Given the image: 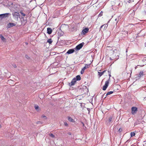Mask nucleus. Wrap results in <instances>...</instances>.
<instances>
[{"mask_svg": "<svg viewBox=\"0 0 146 146\" xmlns=\"http://www.w3.org/2000/svg\"><path fill=\"white\" fill-rule=\"evenodd\" d=\"M1 125L0 124V128H1Z\"/></svg>", "mask_w": 146, "mask_h": 146, "instance_id": "37998d69", "label": "nucleus"}, {"mask_svg": "<svg viewBox=\"0 0 146 146\" xmlns=\"http://www.w3.org/2000/svg\"><path fill=\"white\" fill-rule=\"evenodd\" d=\"M139 75L138 74H137L135 75V79L136 80L139 79L141 77L139 76Z\"/></svg>", "mask_w": 146, "mask_h": 146, "instance_id": "a211bd4d", "label": "nucleus"}, {"mask_svg": "<svg viewBox=\"0 0 146 146\" xmlns=\"http://www.w3.org/2000/svg\"><path fill=\"white\" fill-rule=\"evenodd\" d=\"M139 65H138L137 66H136V67L135 68L136 69L137 68V66H139Z\"/></svg>", "mask_w": 146, "mask_h": 146, "instance_id": "a19ab883", "label": "nucleus"}, {"mask_svg": "<svg viewBox=\"0 0 146 146\" xmlns=\"http://www.w3.org/2000/svg\"><path fill=\"white\" fill-rule=\"evenodd\" d=\"M42 117L44 118L45 119H46V116L44 115H42Z\"/></svg>", "mask_w": 146, "mask_h": 146, "instance_id": "7c9ffc66", "label": "nucleus"}, {"mask_svg": "<svg viewBox=\"0 0 146 146\" xmlns=\"http://www.w3.org/2000/svg\"><path fill=\"white\" fill-rule=\"evenodd\" d=\"M84 44V42H82L77 45L75 48V49L76 50H79L82 48Z\"/></svg>", "mask_w": 146, "mask_h": 146, "instance_id": "f03ea898", "label": "nucleus"}, {"mask_svg": "<svg viewBox=\"0 0 146 146\" xmlns=\"http://www.w3.org/2000/svg\"><path fill=\"white\" fill-rule=\"evenodd\" d=\"M52 42V40L51 38L47 40V42H48L49 44H51Z\"/></svg>", "mask_w": 146, "mask_h": 146, "instance_id": "aec40b11", "label": "nucleus"}, {"mask_svg": "<svg viewBox=\"0 0 146 146\" xmlns=\"http://www.w3.org/2000/svg\"><path fill=\"white\" fill-rule=\"evenodd\" d=\"M35 109L38 111L39 110V108L37 105H35Z\"/></svg>", "mask_w": 146, "mask_h": 146, "instance_id": "6ab92c4d", "label": "nucleus"}, {"mask_svg": "<svg viewBox=\"0 0 146 146\" xmlns=\"http://www.w3.org/2000/svg\"><path fill=\"white\" fill-rule=\"evenodd\" d=\"M9 15H10V14L9 13H5V14H0V17L1 18L6 17H8Z\"/></svg>", "mask_w": 146, "mask_h": 146, "instance_id": "1a4fd4ad", "label": "nucleus"}, {"mask_svg": "<svg viewBox=\"0 0 146 146\" xmlns=\"http://www.w3.org/2000/svg\"><path fill=\"white\" fill-rule=\"evenodd\" d=\"M40 123V124H42V122H40V121H38L37 123V124H39V123Z\"/></svg>", "mask_w": 146, "mask_h": 146, "instance_id": "f704fd0d", "label": "nucleus"}, {"mask_svg": "<svg viewBox=\"0 0 146 146\" xmlns=\"http://www.w3.org/2000/svg\"><path fill=\"white\" fill-rule=\"evenodd\" d=\"M102 14H103V12L101 11L99 14V17H101L102 16Z\"/></svg>", "mask_w": 146, "mask_h": 146, "instance_id": "c756f323", "label": "nucleus"}, {"mask_svg": "<svg viewBox=\"0 0 146 146\" xmlns=\"http://www.w3.org/2000/svg\"><path fill=\"white\" fill-rule=\"evenodd\" d=\"M112 117H110L108 119V121L109 122H111L112 120Z\"/></svg>", "mask_w": 146, "mask_h": 146, "instance_id": "c85d7f7f", "label": "nucleus"}, {"mask_svg": "<svg viewBox=\"0 0 146 146\" xmlns=\"http://www.w3.org/2000/svg\"><path fill=\"white\" fill-rule=\"evenodd\" d=\"M134 1V0H127V2L130 3L132 2H133Z\"/></svg>", "mask_w": 146, "mask_h": 146, "instance_id": "cd10ccee", "label": "nucleus"}, {"mask_svg": "<svg viewBox=\"0 0 146 146\" xmlns=\"http://www.w3.org/2000/svg\"><path fill=\"white\" fill-rule=\"evenodd\" d=\"M89 68V65L87 64H86L85 65V66L82 68L81 71V74H82L84 73V71L85 70H86V68Z\"/></svg>", "mask_w": 146, "mask_h": 146, "instance_id": "39448f33", "label": "nucleus"}, {"mask_svg": "<svg viewBox=\"0 0 146 146\" xmlns=\"http://www.w3.org/2000/svg\"><path fill=\"white\" fill-rule=\"evenodd\" d=\"M77 80H81V78L80 75H77L76 76V78Z\"/></svg>", "mask_w": 146, "mask_h": 146, "instance_id": "f3484780", "label": "nucleus"}, {"mask_svg": "<svg viewBox=\"0 0 146 146\" xmlns=\"http://www.w3.org/2000/svg\"><path fill=\"white\" fill-rule=\"evenodd\" d=\"M113 93V91H110V92H108L106 94V96H107L108 95L111 94L112 93Z\"/></svg>", "mask_w": 146, "mask_h": 146, "instance_id": "5701e85b", "label": "nucleus"}, {"mask_svg": "<svg viewBox=\"0 0 146 146\" xmlns=\"http://www.w3.org/2000/svg\"><path fill=\"white\" fill-rule=\"evenodd\" d=\"M49 135L52 138H54L55 137V136L52 133L49 134Z\"/></svg>", "mask_w": 146, "mask_h": 146, "instance_id": "a878e982", "label": "nucleus"}, {"mask_svg": "<svg viewBox=\"0 0 146 146\" xmlns=\"http://www.w3.org/2000/svg\"><path fill=\"white\" fill-rule=\"evenodd\" d=\"M145 47H146V42L145 43Z\"/></svg>", "mask_w": 146, "mask_h": 146, "instance_id": "58836bf2", "label": "nucleus"}, {"mask_svg": "<svg viewBox=\"0 0 146 146\" xmlns=\"http://www.w3.org/2000/svg\"><path fill=\"white\" fill-rule=\"evenodd\" d=\"M0 37L1 39L3 41H5V39L4 37L1 35H0Z\"/></svg>", "mask_w": 146, "mask_h": 146, "instance_id": "4be33fe9", "label": "nucleus"}, {"mask_svg": "<svg viewBox=\"0 0 146 146\" xmlns=\"http://www.w3.org/2000/svg\"><path fill=\"white\" fill-rule=\"evenodd\" d=\"M131 113L132 114L134 115L137 112V108L135 107H133L131 108Z\"/></svg>", "mask_w": 146, "mask_h": 146, "instance_id": "7ed1b4c3", "label": "nucleus"}, {"mask_svg": "<svg viewBox=\"0 0 146 146\" xmlns=\"http://www.w3.org/2000/svg\"><path fill=\"white\" fill-rule=\"evenodd\" d=\"M109 76H110V77L111 76V75L110 74L109 75Z\"/></svg>", "mask_w": 146, "mask_h": 146, "instance_id": "79ce46f5", "label": "nucleus"}, {"mask_svg": "<svg viewBox=\"0 0 146 146\" xmlns=\"http://www.w3.org/2000/svg\"><path fill=\"white\" fill-rule=\"evenodd\" d=\"M68 134L69 135H71V133L69 132V133H68Z\"/></svg>", "mask_w": 146, "mask_h": 146, "instance_id": "4c0bfd02", "label": "nucleus"}, {"mask_svg": "<svg viewBox=\"0 0 146 146\" xmlns=\"http://www.w3.org/2000/svg\"><path fill=\"white\" fill-rule=\"evenodd\" d=\"M64 125L65 126H67L68 125V124L66 122H64Z\"/></svg>", "mask_w": 146, "mask_h": 146, "instance_id": "2f4dec72", "label": "nucleus"}, {"mask_svg": "<svg viewBox=\"0 0 146 146\" xmlns=\"http://www.w3.org/2000/svg\"><path fill=\"white\" fill-rule=\"evenodd\" d=\"M52 32V29L50 28H47V33L49 34H50Z\"/></svg>", "mask_w": 146, "mask_h": 146, "instance_id": "4468645a", "label": "nucleus"}, {"mask_svg": "<svg viewBox=\"0 0 146 146\" xmlns=\"http://www.w3.org/2000/svg\"><path fill=\"white\" fill-rule=\"evenodd\" d=\"M105 71H104L102 72H98V75L100 76H101L105 72Z\"/></svg>", "mask_w": 146, "mask_h": 146, "instance_id": "412c9836", "label": "nucleus"}, {"mask_svg": "<svg viewBox=\"0 0 146 146\" xmlns=\"http://www.w3.org/2000/svg\"><path fill=\"white\" fill-rule=\"evenodd\" d=\"M56 3V5H60L62 3V0H58Z\"/></svg>", "mask_w": 146, "mask_h": 146, "instance_id": "ddd939ff", "label": "nucleus"}, {"mask_svg": "<svg viewBox=\"0 0 146 146\" xmlns=\"http://www.w3.org/2000/svg\"><path fill=\"white\" fill-rule=\"evenodd\" d=\"M16 24L13 23H9L7 24V27L9 28L14 26L16 25Z\"/></svg>", "mask_w": 146, "mask_h": 146, "instance_id": "9b49d317", "label": "nucleus"}, {"mask_svg": "<svg viewBox=\"0 0 146 146\" xmlns=\"http://www.w3.org/2000/svg\"><path fill=\"white\" fill-rule=\"evenodd\" d=\"M43 97L44 96V95H43Z\"/></svg>", "mask_w": 146, "mask_h": 146, "instance_id": "de8ad7c7", "label": "nucleus"}, {"mask_svg": "<svg viewBox=\"0 0 146 146\" xmlns=\"http://www.w3.org/2000/svg\"><path fill=\"white\" fill-rule=\"evenodd\" d=\"M81 123H82V125L83 127H84L85 126H84V123L83 122H81Z\"/></svg>", "mask_w": 146, "mask_h": 146, "instance_id": "c9c22d12", "label": "nucleus"}, {"mask_svg": "<svg viewBox=\"0 0 146 146\" xmlns=\"http://www.w3.org/2000/svg\"><path fill=\"white\" fill-rule=\"evenodd\" d=\"M119 131H121V130H120V129H119Z\"/></svg>", "mask_w": 146, "mask_h": 146, "instance_id": "49530a36", "label": "nucleus"}, {"mask_svg": "<svg viewBox=\"0 0 146 146\" xmlns=\"http://www.w3.org/2000/svg\"><path fill=\"white\" fill-rule=\"evenodd\" d=\"M89 31V29L88 28H86L84 29L82 31L81 34L82 35H85L86 33H88Z\"/></svg>", "mask_w": 146, "mask_h": 146, "instance_id": "6e6552de", "label": "nucleus"}, {"mask_svg": "<svg viewBox=\"0 0 146 146\" xmlns=\"http://www.w3.org/2000/svg\"><path fill=\"white\" fill-rule=\"evenodd\" d=\"M20 13L22 16H25V14L23 13V11L21 10L20 11Z\"/></svg>", "mask_w": 146, "mask_h": 146, "instance_id": "393cba45", "label": "nucleus"}, {"mask_svg": "<svg viewBox=\"0 0 146 146\" xmlns=\"http://www.w3.org/2000/svg\"><path fill=\"white\" fill-rule=\"evenodd\" d=\"M113 55H115V56L116 55V56L115 57H113V59H112L111 57H110V60L114 59L115 61H116L119 58V56L118 54H117L119 52V50H117V49H114V50L113 51Z\"/></svg>", "mask_w": 146, "mask_h": 146, "instance_id": "f257e3e1", "label": "nucleus"}, {"mask_svg": "<svg viewBox=\"0 0 146 146\" xmlns=\"http://www.w3.org/2000/svg\"><path fill=\"white\" fill-rule=\"evenodd\" d=\"M104 27V28L106 27H106H107V24L106 25H104L102 26H101L100 27V29H101L103 27Z\"/></svg>", "mask_w": 146, "mask_h": 146, "instance_id": "bb28decb", "label": "nucleus"}, {"mask_svg": "<svg viewBox=\"0 0 146 146\" xmlns=\"http://www.w3.org/2000/svg\"><path fill=\"white\" fill-rule=\"evenodd\" d=\"M117 19H115V21H117Z\"/></svg>", "mask_w": 146, "mask_h": 146, "instance_id": "ea45409f", "label": "nucleus"}, {"mask_svg": "<svg viewBox=\"0 0 146 146\" xmlns=\"http://www.w3.org/2000/svg\"><path fill=\"white\" fill-rule=\"evenodd\" d=\"M68 120L70 122H73L74 121V119L72 118V117H68Z\"/></svg>", "mask_w": 146, "mask_h": 146, "instance_id": "dca6fc26", "label": "nucleus"}, {"mask_svg": "<svg viewBox=\"0 0 146 146\" xmlns=\"http://www.w3.org/2000/svg\"><path fill=\"white\" fill-rule=\"evenodd\" d=\"M142 55V54H139V55H138L137 54H132L130 55V57L131 58H137V56H141Z\"/></svg>", "mask_w": 146, "mask_h": 146, "instance_id": "0eeeda50", "label": "nucleus"}, {"mask_svg": "<svg viewBox=\"0 0 146 146\" xmlns=\"http://www.w3.org/2000/svg\"><path fill=\"white\" fill-rule=\"evenodd\" d=\"M25 57H26V58H27L28 59H29V56L27 55H25Z\"/></svg>", "mask_w": 146, "mask_h": 146, "instance_id": "72a5a7b5", "label": "nucleus"}, {"mask_svg": "<svg viewBox=\"0 0 146 146\" xmlns=\"http://www.w3.org/2000/svg\"><path fill=\"white\" fill-rule=\"evenodd\" d=\"M12 14L13 16L16 18H18L19 16V13L17 12H15L13 13Z\"/></svg>", "mask_w": 146, "mask_h": 146, "instance_id": "9d476101", "label": "nucleus"}, {"mask_svg": "<svg viewBox=\"0 0 146 146\" xmlns=\"http://www.w3.org/2000/svg\"><path fill=\"white\" fill-rule=\"evenodd\" d=\"M135 135V133L133 132H131V137H133Z\"/></svg>", "mask_w": 146, "mask_h": 146, "instance_id": "b1692460", "label": "nucleus"}, {"mask_svg": "<svg viewBox=\"0 0 146 146\" xmlns=\"http://www.w3.org/2000/svg\"><path fill=\"white\" fill-rule=\"evenodd\" d=\"M109 83V82L108 80L106 81V82L105 84L103 87L102 88V89L103 90H106V88L108 86Z\"/></svg>", "mask_w": 146, "mask_h": 146, "instance_id": "20e7f679", "label": "nucleus"}, {"mask_svg": "<svg viewBox=\"0 0 146 146\" xmlns=\"http://www.w3.org/2000/svg\"><path fill=\"white\" fill-rule=\"evenodd\" d=\"M144 72L143 71H141L139 74V76L140 77H142L143 76L144 74H143Z\"/></svg>", "mask_w": 146, "mask_h": 146, "instance_id": "2eb2a0df", "label": "nucleus"}, {"mask_svg": "<svg viewBox=\"0 0 146 146\" xmlns=\"http://www.w3.org/2000/svg\"><path fill=\"white\" fill-rule=\"evenodd\" d=\"M104 94H103V95L102 97H103V96H104Z\"/></svg>", "mask_w": 146, "mask_h": 146, "instance_id": "c03bdc74", "label": "nucleus"}, {"mask_svg": "<svg viewBox=\"0 0 146 146\" xmlns=\"http://www.w3.org/2000/svg\"><path fill=\"white\" fill-rule=\"evenodd\" d=\"M119 131H121V130H120V129H119Z\"/></svg>", "mask_w": 146, "mask_h": 146, "instance_id": "a18cd8bd", "label": "nucleus"}, {"mask_svg": "<svg viewBox=\"0 0 146 146\" xmlns=\"http://www.w3.org/2000/svg\"><path fill=\"white\" fill-rule=\"evenodd\" d=\"M13 66L15 68H16L17 67V66L15 64H13Z\"/></svg>", "mask_w": 146, "mask_h": 146, "instance_id": "473e14b6", "label": "nucleus"}, {"mask_svg": "<svg viewBox=\"0 0 146 146\" xmlns=\"http://www.w3.org/2000/svg\"><path fill=\"white\" fill-rule=\"evenodd\" d=\"M76 81V78L73 79L71 81V82L69 83V86H72L74 85Z\"/></svg>", "mask_w": 146, "mask_h": 146, "instance_id": "423d86ee", "label": "nucleus"}, {"mask_svg": "<svg viewBox=\"0 0 146 146\" xmlns=\"http://www.w3.org/2000/svg\"><path fill=\"white\" fill-rule=\"evenodd\" d=\"M83 128L84 129L86 130V126H84V127H83Z\"/></svg>", "mask_w": 146, "mask_h": 146, "instance_id": "e433bc0d", "label": "nucleus"}, {"mask_svg": "<svg viewBox=\"0 0 146 146\" xmlns=\"http://www.w3.org/2000/svg\"><path fill=\"white\" fill-rule=\"evenodd\" d=\"M74 49H69L67 52V53L68 54H71L74 52Z\"/></svg>", "mask_w": 146, "mask_h": 146, "instance_id": "f8f14e48", "label": "nucleus"}]
</instances>
